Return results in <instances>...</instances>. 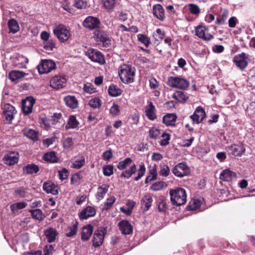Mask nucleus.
<instances>
[{
  "label": "nucleus",
  "instance_id": "37",
  "mask_svg": "<svg viewBox=\"0 0 255 255\" xmlns=\"http://www.w3.org/2000/svg\"><path fill=\"white\" fill-rule=\"evenodd\" d=\"M79 125V123L76 120V118L74 116H70L68 123L65 126V128L66 129H69L71 128H75L78 127Z\"/></svg>",
  "mask_w": 255,
  "mask_h": 255
},
{
  "label": "nucleus",
  "instance_id": "1",
  "mask_svg": "<svg viewBox=\"0 0 255 255\" xmlns=\"http://www.w3.org/2000/svg\"><path fill=\"white\" fill-rule=\"evenodd\" d=\"M169 194L173 205L178 206L186 203L187 195L185 189L181 188L171 189Z\"/></svg>",
  "mask_w": 255,
  "mask_h": 255
},
{
  "label": "nucleus",
  "instance_id": "45",
  "mask_svg": "<svg viewBox=\"0 0 255 255\" xmlns=\"http://www.w3.org/2000/svg\"><path fill=\"white\" fill-rule=\"evenodd\" d=\"M201 204V202L199 199H193L190 202L188 208L190 210H196L200 207Z\"/></svg>",
  "mask_w": 255,
  "mask_h": 255
},
{
  "label": "nucleus",
  "instance_id": "56",
  "mask_svg": "<svg viewBox=\"0 0 255 255\" xmlns=\"http://www.w3.org/2000/svg\"><path fill=\"white\" fill-rule=\"evenodd\" d=\"M84 91L89 94H93L96 92L94 86L90 83H87L84 86Z\"/></svg>",
  "mask_w": 255,
  "mask_h": 255
},
{
  "label": "nucleus",
  "instance_id": "6",
  "mask_svg": "<svg viewBox=\"0 0 255 255\" xmlns=\"http://www.w3.org/2000/svg\"><path fill=\"white\" fill-rule=\"evenodd\" d=\"M56 68L55 62L51 60H42L40 63L37 66V69L39 74H43L50 72Z\"/></svg>",
  "mask_w": 255,
  "mask_h": 255
},
{
  "label": "nucleus",
  "instance_id": "44",
  "mask_svg": "<svg viewBox=\"0 0 255 255\" xmlns=\"http://www.w3.org/2000/svg\"><path fill=\"white\" fill-rule=\"evenodd\" d=\"M167 186V184L163 181H157L151 186L150 189L153 191H157L166 187Z\"/></svg>",
  "mask_w": 255,
  "mask_h": 255
},
{
  "label": "nucleus",
  "instance_id": "63",
  "mask_svg": "<svg viewBox=\"0 0 255 255\" xmlns=\"http://www.w3.org/2000/svg\"><path fill=\"white\" fill-rule=\"evenodd\" d=\"M149 83L151 89H155L159 86V82L153 77L149 80Z\"/></svg>",
  "mask_w": 255,
  "mask_h": 255
},
{
  "label": "nucleus",
  "instance_id": "23",
  "mask_svg": "<svg viewBox=\"0 0 255 255\" xmlns=\"http://www.w3.org/2000/svg\"><path fill=\"white\" fill-rule=\"evenodd\" d=\"M64 101L66 106L71 109H76L78 106V100L75 96H67L64 98Z\"/></svg>",
  "mask_w": 255,
  "mask_h": 255
},
{
  "label": "nucleus",
  "instance_id": "18",
  "mask_svg": "<svg viewBox=\"0 0 255 255\" xmlns=\"http://www.w3.org/2000/svg\"><path fill=\"white\" fill-rule=\"evenodd\" d=\"M96 213V209L94 207L89 206L85 208L79 213V217L80 220H85L94 216Z\"/></svg>",
  "mask_w": 255,
  "mask_h": 255
},
{
  "label": "nucleus",
  "instance_id": "26",
  "mask_svg": "<svg viewBox=\"0 0 255 255\" xmlns=\"http://www.w3.org/2000/svg\"><path fill=\"white\" fill-rule=\"evenodd\" d=\"M109 186L106 184H104L98 188L97 192L96 194V199L101 200L103 199L108 192Z\"/></svg>",
  "mask_w": 255,
  "mask_h": 255
},
{
  "label": "nucleus",
  "instance_id": "29",
  "mask_svg": "<svg viewBox=\"0 0 255 255\" xmlns=\"http://www.w3.org/2000/svg\"><path fill=\"white\" fill-rule=\"evenodd\" d=\"M236 174L229 169L223 170L220 174V178L223 181H229L233 177H235Z\"/></svg>",
  "mask_w": 255,
  "mask_h": 255
},
{
  "label": "nucleus",
  "instance_id": "59",
  "mask_svg": "<svg viewBox=\"0 0 255 255\" xmlns=\"http://www.w3.org/2000/svg\"><path fill=\"white\" fill-rule=\"evenodd\" d=\"M170 173V168L167 165L161 166L159 174L163 176L167 177Z\"/></svg>",
  "mask_w": 255,
  "mask_h": 255
},
{
  "label": "nucleus",
  "instance_id": "22",
  "mask_svg": "<svg viewBox=\"0 0 255 255\" xmlns=\"http://www.w3.org/2000/svg\"><path fill=\"white\" fill-rule=\"evenodd\" d=\"M44 234L48 243H52L56 240V237L58 235L57 230L53 228H49L45 230Z\"/></svg>",
  "mask_w": 255,
  "mask_h": 255
},
{
  "label": "nucleus",
  "instance_id": "21",
  "mask_svg": "<svg viewBox=\"0 0 255 255\" xmlns=\"http://www.w3.org/2000/svg\"><path fill=\"white\" fill-rule=\"evenodd\" d=\"M153 15L159 20H164L165 19V11L162 6L160 4H156L153 6Z\"/></svg>",
  "mask_w": 255,
  "mask_h": 255
},
{
  "label": "nucleus",
  "instance_id": "17",
  "mask_svg": "<svg viewBox=\"0 0 255 255\" xmlns=\"http://www.w3.org/2000/svg\"><path fill=\"white\" fill-rule=\"evenodd\" d=\"M43 190L48 194H52L54 195L58 194V186L50 181L45 182L42 186Z\"/></svg>",
  "mask_w": 255,
  "mask_h": 255
},
{
  "label": "nucleus",
  "instance_id": "15",
  "mask_svg": "<svg viewBox=\"0 0 255 255\" xmlns=\"http://www.w3.org/2000/svg\"><path fill=\"white\" fill-rule=\"evenodd\" d=\"M35 102V99L32 97H27L22 101V109L25 115H28L32 113L33 106Z\"/></svg>",
  "mask_w": 255,
  "mask_h": 255
},
{
  "label": "nucleus",
  "instance_id": "28",
  "mask_svg": "<svg viewBox=\"0 0 255 255\" xmlns=\"http://www.w3.org/2000/svg\"><path fill=\"white\" fill-rule=\"evenodd\" d=\"M18 157L14 153H10L4 155L3 160L4 163L8 165H12L18 162Z\"/></svg>",
  "mask_w": 255,
  "mask_h": 255
},
{
  "label": "nucleus",
  "instance_id": "2",
  "mask_svg": "<svg viewBox=\"0 0 255 255\" xmlns=\"http://www.w3.org/2000/svg\"><path fill=\"white\" fill-rule=\"evenodd\" d=\"M119 75L123 83H131L133 82L134 71L131 66L124 64L121 66Z\"/></svg>",
  "mask_w": 255,
  "mask_h": 255
},
{
  "label": "nucleus",
  "instance_id": "14",
  "mask_svg": "<svg viewBox=\"0 0 255 255\" xmlns=\"http://www.w3.org/2000/svg\"><path fill=\"white\" fill-rule=\"evenodd\" d=\"M208 28L205 26L198 25L195 28V34L200 38L206 41H209L213 38V36L208 33Z\"/></svg>",
  "mask_w": 255,
  "mask_h": 255
},
{
  "label": "nucleus",
  "instance_id": "4",
  "mask_svg": "<svg viewBox=\"0 0 255 255\" xmlns=\"http://www.w3.org/2000/svg\"><path fill=\"white\" fill-rule=\"evenodd\" d=\"M53 33L61 42L67 41L71 36L70 31L63 24L55 26Z\"/></svg>",
  "mask_w": 255,
  "mask_h": 255
},
{
  "label": "nucleus",
  "instance_id": "53",
  "mask_svg": "<svg viewBox=\"0 0 255 255\" xmlns=\"http://www.w3.org/2000/svg\"><path fill=\"white\" fill-rule=\"evenodd\" d=\"M43 44V48L46 51H52L55 47V44L52 40L46 41Z\"/></svg>",
  "mask_w": 255,
  "mask_h": 255
},
{
  "label": "nucleus",
  "instance_id": "5",
  "mask_svg": "<svg viewBox=\"0 0 255 255\" xmlns=\"http://www.w3.org/2000/svg\"><path fill=\"white\" fill-rule=\"evenodd\" d=\"M86 55L93 62L101 65L105 63L103 54L97 49L89 48L86 51Z\"/></svg>",
  "mask_w": 255,
  "mask_h": 255
},
{
  "label": "nucleus",
  "instance_id": "8",
  "mask_svg": "<svg viewBox=\"0 0 255 255\" xmlns=\"http://www.w3.org/2000/svg\"><path fill=\"white\" fill-rule=\"evenodd\" d=\"M94 34L96 40L102 42L104 47H108L111 44V39L105 31L97 29L95 30Z\"/></svg>",
  "mask_w": 255,
  "mask_h": 255
},
{
  "label": "nucleus",
  "instance_id": "61",
  "mask_svg": "<svg viewBox=\"0 0 255 255\" xmlns=\"http://www.w3.org/2000/svg\"><path fill=\"white\" fill-rule=\"evenodd\" d=\"M59 179L63 181L68 177V170L66 168H63L61 170L58 171Z\"/></svg>",
  "mask_w": 255,
  "mask_h": 255
},
{
  "label": "nucleus",
  "instance_id": "46",
  "mask_svg": "<svg viewBox=\"0 0 255 255\" xmlns=\"http://www.w3.org/2000/svg\"><path fill=\"white\" fill-rule=\"evenodd\" d=\"M44 158L46 161H49L52 163L56 162L58 160L56 156L55 152L54 151L45 153L44 155Z\"/></svg>",
  "mask_w": 255,
  "mask_h": 255
},
{
  "label": "nucleus",
  "instance_id": "35",
  "mask_svg": "<svg viewBox=\"0 0 255 255\" xmlns=\"http://www.w3.org/2000/svg\"><path fill=\"white\" fill-rule=\"evenodd\" d=\"M152 202V198L150 195H145L141 201V208L144 211L148 210L151 205Z\"/></svg>",
  "mask_w": 255,
  "mask_h": 255
},
{
  "label": "nucleus",
  "instance_id": "32",
  "mask_svg": "<svg viewBox=\"0 0 255 255\" xmlns=\"http://www.w3.org/2000/svg\"><path fill=\"white\" fill-rule=\"evenodd\" d=\"M177 119L175 114H168L163 118V123L167 126H174Z\"/></svg>",
  "mask_w": 255,
  "mask_h": 255
},
{
  "label": "nucleus",
  "instance_id": "52",
  "mask_svg": "<svg viewBox=\"0 0 255 255\" xmlns=\"http://www.w3.org/2000/svg\"><path fill=\"white\" fill-rule=\"evenodd\" d=\"M85 164V158L82 156L80 159L76 160L72 164V167L74 168L79 169Z\"/></svg>",
  "mask_w": 255,
  "mask_h": 255
},
{
  "label": "nucleus",
  "instance_id": "48",
  "mask_svg": "<svg viewBox=\"0 0 255 255\" xmlns=\"http://www.w3.org/2000/svg\"><path fill=\"white\" fill-rule=\"evenodd\" d=\"M137 39L139 41L144 44L146 47H148L150 43V38L145 35L138 34Z\"/></svg>",
  "mask_w": 255,
  "mask_h": 255
},
{
  "label": "nucleus",
  "instance_id": "51",
  "mask_svg": "<svg viewBox=\"0 0 255 255\" xmlns=\"http://www.w3.org/2000/svg\"><path fill=\"white\" fill-rule=\"evenodd\" d=\"M160 134V130L155 128H152L149 130V136L151 138L156 139Z\"/></svg>",
  "mask_w": 255,
  "mask_h": 255
},
{
  "label": "nucleus",
  "instance_id": "64",
  "mask_svg": "<svg viewBox=\"0 0 255 255\" xmlns=\"http://www.w3.org/2000/svg\"><path fill=\"white\" fill-rule=\"evenodd\" d=\"M73 144V139L71 137H68L65 138L63 142V146L65 148H70Z\"/></svg>",
  "mask_w": 255,
  "mask_h": 255
},
{
  "label": "nucleus",
  "instance_id": "31",
  "mask_svg": "<svg viewBox=\"0 0 255 255\" xmlns=\"http://www.w3.org/2000/svg\"><path fill=\"white\" fill-rule=\"evenodd\" d=\"M27 205V203L24 201L16 202L12 204L10 206V208L13 214L17 215L18 214V211L25 208Z\"/></svg>",
  "mask_w": 255,
  "mask_h": 255
},
{
  "label": "nucleus",
  "instance_id": "40",
  "mask_svg": "<svg viewBox=\"0 0 255 255\" xmlns=\"http://www.w3.org/2000/svg\"><path fill=\"white\" fill-rule=\"evenodd\" d=\"M137 169L135 164H133L129 169L124 171L121 174V177L129 178L133 174L136 172Z\"/></svg>",
  "mask_w": 255,
  "mask_h": 255
},
{
  "label": "nucleus",
  "instance_id": "62",
  "mask_svg": "<svg viewBox=\"0 0 255 255\" xmlns=\"http://www.w3.org/2000/svg\"><path fill=\"white\" fill-rule=\"evenodd\" d=\"M157 177V173L156 171H152V172H150V175L147 176V177L145 179V183L146 184L148 183V182L154 180L156 179Z\"/></svg>",
  "mask_w": 255,
  "mask_h": 255
},
{
  "label": "nucleus",
  "instance_id": "38",
  "mask_svg": "<svg viewBox=\"0 0 255 255\" xmlns=\"http://www.w3.org/2000/svg\"><path fill=\"white\" fill-rule=\"evenodd\" d=\"M229 16V12L227 10L222 11L220 14L217 18L216 23L218 25H223L225 23Z\"/></svg>",
  "mask_w": 255,
  "mask_h": 255
},
{
  "label": "nucleus",
  "instance_id": "13",
  "mask_svg": "<svg viewBox=\"0 0 255 255\" xmlns=\"http://www.w3.org/2000/svg\"><path fill=\"white\" fill-rule=\"evenodd\" d=\"M205 117L206 113L202 107L199 106L190 117L194 123L198 124L203 121Z\"/></svg>",
  "mask_w": 255,
  "mask_h": 255
},
{
  "label": "nucleus",
  "instance_id": "7",
  "mask_svg": "<svg viewBox=\"0 0 255 255\" xmlns=\"http://www.w3.org/2000/svg\"><path fill=\"white\" fill-rule=\"evenodd\" d=\"M172 172L175 176L178 177H183L190 174L189 167L184 162L178 163L172 169Z\"/></svg>",
  "mask_w": 255,
  "mask_h": 255
},
{
  "label": "nucleus",
  "instance_id": "47",
  "mask_svg": "<svg viewBox=\"0 0 255 255\" xmlns=\"http://www.w3.org/2000/svg\"><path fill=\"white\" fill-rule=\"evenodd\" d=\"M116 201V198L114 196L111 197L107 199L106 202L104 204L102 207L103 210H108L113 206Z\"/></svg>",
  "mask_w": 255,
  "mask_h": 255
},
{
  "label": "nucleus",
  "instance_id": "54",
  "mask_svg": "<svg viewBox=\"0 0 255 255\" xmlns=\"http://www.w3.org/2000/svg\"><path fill=\"white\" fill-rule=\"evenodd\" d=\"M189 10L190 12L193 14L198 15L200 12L199 7L194 3H190L188 4Z\"/></svg>",
  "mask_w": 255,
  "mask_h": 255
},
{
  "label": "nucleus",
  "instance_id": "55",
  "mask_svg": "<svg viewBox=\"0 0 255 255\" xmlns=\"http://www.w3.org/2000/svg\"><path fill=\"white\" fill-rule=\"evenodd\" d=\"M74 5L78 9L85 8L87 6V2L84 0H75Z\"/></svg>",
  "mask_w": 255,
  "mask_h": 255
},
{
  "label": "nucleus",
  "instance_id": "58",
  "mask_svg": "<svg viewBox=\"0 0 255 255\" xmlns=\"http://www.w3.org/2000/svg\"><path fill=\"white\" fill-rule=\"evenodd\" d=\"M114 167L112 165H108L103 168L104 175L110 176L113 174Z\"/></svg>",
  "mask_w": 255,
  "mask_h": 255
},
{
  "label": "nucleus",
  "instance_id": "25",
  "mask_svg": "<svg viewBox=\"0 0 255 255\" xmlns=\"http://www.w3.org/2000/svg\"><path fill=\"white\" fill-rule=\"evenodd\" d=\"M93 232V227L91 225L84 226L81 233V239L83 241L88 240Z\"/></svg>",
  "mask_w": 255,
  "mask_h": 255
},
{
  "label": "nucleus",
  "instance_id": "39",
  "mask_svg": "<svg viewBox=\"0 0 255 255\" xmlns=\"http://www.w3.org/2000/svg\"><path fill=\"white\" fill-rule=\"evenodd\" d=\"M108 93L112 97H118L122 93V90L119 88L117 86L112 85L109 86Z\"/></svg>",
  "mask_w": 255,
  "mask_h": 255
},
{
  "label": "nucleus",
  "instance_id": "27",
  "mask_svg": "<svg viewBox=\"0 0 255 255\" xmlns=\"http://www.w3.org/2000/svg\"><path fill=\"white\" fill-rule=\"evenodd\" d=\"M22 132L25 136L33 141H37L38 139V132L32 129L25 128L22 129Z\"/></svg>",
  "mask_w": 255,
  "mask_h": 255
},
{
  "label": "nucleus",
  "instance_id": "49",
  "mask_svg": "<svg viewBox=\"0 0 255 255\" xmlns=\"http://www.w3.org/2000/svg\"><path fill=\"white\" fill-rule=\"evenodd\" d=\"M145 171L146 169L144 163H141L139 166L137 176L135 177L134 180L135 181L139 180L144 175Z\"/></svg>",
  "mask_w": 255,
  "mask_h": 255
},
{
  "label": "nucleus",
  "instance_id": "20",
  "mask_svg": "<svg viewBox=\"0 0 255 255\" xmlns=\"http://www.w3.org/2000/svg\"><path fill=\"white\" fill-rule=\"evenodd\" d=\"M118 226L123 234L129 235L132 232V227L127 220L120 221Z\"/></svg>",
  "mask_w": 255,
  "mask_h": 255
},
{
  "label": "nucleus",
  "instance_id": "50",
  "mask_svg": "<svg viewBox=\"0 0 255 255\" xmlns=\"http://www.w3.org/2000/svg\"><path fill=\"white\" fill-rule=\"evenodd\" d=\"M89 105L93 108H99L101 106V100L98 97L91 99L89 102Z\"/></svg>",
  "mask_w": 255,
  "mask_h": 255
},
{
  "label": "nucleus",
  "instance_id": "11",
  "mask_svg": "<svg viewBox=\"0 0 255 255\" xmlns=\"http://www.w3.org/2000/svg\"><path fill=\"white\" fill-rule=\"evenodd\" d=\"M106 233L107 230L105 228H101L95 232L93 240V245L95 247H99L102 244Z\"/></svg>",
  "mask_w": 255,
  "mask_h": 255
},
{
  "label": "nucleus",
  "instance_id": "42",
  "mask_svg": "<svg viewBox=\"0 0 255 255\" xmlns=\"http://www.w3.org/2000/svg\"><path fill=\"white\" fill-rule=\"evenodd\" d=\"M8 25L10 32L13 33L17 32L19 29L17 22L14 19H11L8 21Z\"/></svg>",
  "mask_w": 255,
  "mask_h": 255
},
{
  "label": "nucleus",
  "instance_id": "24",
  "mask_svg": "<svg viewBox=\"0 0 255 255\" xmlns=\"http://www.w3.org/2000/svg\"><path fill=\"white\" fill-rule=\"evenodd\" d=\"M230 153L235 156H240L245 151L244 145H233L228 147Z\"/></svg>",
  "mask_w": 255,
  "mask_h": 255
},
{
  "label": "nucleus",
  "instance_id": "36",
  "mask_svg": "<svg viewBox=\"0 0 255 255\" xmlns=\"http://www.w3.org/2000/svg\"><path fill=\"white\" fill-rule=\"evenodd\" d=\"M23 170L24 173L28 174H32L37 173L39 168V167L34 164H28L23 167Z\"/></svg>",
  "mask_w": 255,
  "mask_h": 255
},
{
  "label": "nucleus",
  "instance_id": "3",
  "mask_svg": "<svg viewBox=\"0 0 255 255\" xmlns=\"http://www.w3.org/2000/svg\"><path fill=\"white\" fill-rule=\"evenodd\" d=\"M167 84L173 88H176L182 90H186L189 86V82L186 79L181 76L168 78Z\"/></svg>",
  "mask_w": 255,
  "mask_h": 255
},
{
  "label": "nucleus",
  "instance_id": "43",
  "mask_svg": "<svg viewBox=\"0 0 255 255\" xmlns=\"http://www.w3.org/2000/svg\"><path fill=\"white\" fill-rule=\"evenodd\" d=\"M102 3L107 10L112 11L116 6V0H102Z\"/></svg>",
  "mask_w": 255,
  "mask_h": 255
},
{
  "label": "nucleus",
  "instance_id": "60",
  "mask_svg": "<svg viewBox=\"0 0 255 255\" xmlns=\"http://www.w3.org/2000/svg\"><path fill=\"white\" fill-rule=\"evenodd\" d=\"M120 112L119 106L115 103L110 109V113L113 116H116L119 114Z\"/></svg>",
  "mask_w": 255,
  "mask_h": 255
},
{
  "label": "nucleus",
  "instance_id": "19",
  "mask_svg": "<svg viewBox=\"0 0 255 255\" xmlns=\"http://www.w3.org/2000/svg\"><path fill=\"white\" fill-rule=\"evenodd\" d=\"M145 113L148 118L151 121L156 119V109L151 101H147V106L145 108Z\"/></svg>",
  "mask_w": 255,
  "mask_h": 255
},
{
  "label": "nucleus",
  "instance_id": "30",
  "mask_svg": "<svg viewBox=\"0 0 255 255\" xmlns=\"http://www.w3.org/2000/svg\"><path fill=\"white\" fill-rule=\"evenodd\" d=\"M26 75V73L19 70H13L9 72L8 77L12 81H15L19 79L23 78Z\"/></svg>",
  "mask_w": 255,
  "mask_h": 255
},
{
  "label": "nucleus",
  "instance_id": "41",
  "mask_svg": "<svg viewBox=\"0 0 255 255\" xmlns=\"http://www.w3.org/2000/svg\"><path fill=\"white\" fill-rule=\"evenodd\" d=\"M132 162V160L130 157H127L124 160L119 162L117 167L120 170H124L130 165Z\"/></svg>",
  "mask_w": 255,
  "mask_h": 255
},
{
  "label": "nucleus",
  "instance_id": "34",
  "mask_svg": "<svg viewBox=\"0 0 255 255\" xmlns=\"http://www.w3.org/2000/svg\"><path fill=\"white\" fill-rule=\"evenodd\" d=\"M32 218L39 221H42L45 218L42 210L39 209H31L29 210Z\"/></svg>",
  "mask_w": 255,
  "mask_h": 255
},
{
  "label": "nucleus",
  "instance_id": "57",
  "mask_svg": "<svg viewBox=\"0 0 255 255\" xmlns=\"http://www.w3.org/2000/svg\"><path fill=\"white\" fill-rule=\"evenodd\" d=\"M161 137H162V139L160 141V144L162 146H166L168 144L169 141L170 139V135L168 133L163 132L161 135Z\"/></svg>",
  "mask_w": 255,
  "mask_h": 255
},
{
  "label": "nucleus",
  "instance_id": "9",
  "mask_svg": "<svg viewBox=\"0 0 255 255\" xmlns=\"http://www.w3.org/2000/svg\"><path fill=\"white\" fill-rule=\"evenodd\" d=\"M249 57V55L244 52H242L241 54L236 55L234 57L233 61L238 67L241 70H243L246 68L248 65L247 60Z\"/></svg>",
  "mask_w": 255,
  "mask_h": 255
},
{
  "label": "nucleus",
  "instance_id": "33",
  "mask_svg": "<svg viewBox=\"0 0 255 255\" xmlns=\"http://www.w3.org/2000/svg\"><path fill=\"white\" fill-rule=\"evenodd\" d=\"M172 97L179 102L182 103H185L189 99V97L186 93L180 91L175 92Z\"/></svg>",
  "mask_w": 255,
  "mask_h": 255
},
{
  "label": "nucleus",
  "instance_id": "10",
  "mask_svg": "<svg viewBox=\"0 0 255 255\" xmlns=\"http://www.w3.org/2000/svg\"><path fill=\"white\" fill-rule=\"evenodd\" d=\"M66 79L63 76L55 75L50 81V86L55 89H59L65 86Z\"/></svg>",
  "mask_w": 255,
  "mask_h": 255
},
{
  "label": "nucleus",
  "instance_id": "16",
  "mask_svg": "<svg viewBox=\"0 0 255 255\" xmlns=\"http://www.w3.org/2000/svg\"><path fill=\"white\" fill-rule=\"evenodd\" d=\"M3 115L5 120L10 122L13 118V115L16 113V111L13 106L9 104H6L3 106Z\"/></svg>",
  "mask_w": 255,
  "mask_h": 255
},
{
  "label": "nucleus",
  "instance_id": "12",
  "mask_svg": "<svg viewBox=\"0 0 255 255\" xmlns=\"http://www.w3.org/2000/svg\"><path fill=\"white\" fill-rule=\"evenodd\" d=\"M83 25L86 28L94 29L100 26V21L97 17L89 16L83 21Z\"/></svg>",
  "mask_w": 255,
  "mask_h": 255
}]
</instances>
